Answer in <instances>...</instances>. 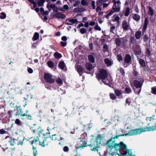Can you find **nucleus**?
<instances>
[{"instance_id":"nucleus-1","label":"nucleus","mask_w":156,"mask_h":156,"mask_svg":"<svg viewBox=\"0 0 156 156\" xmlns=\"http://www.w3.org/2000/svg\"><path fill=\"white\" fill-rule=\"evenodd\" d=\"M156 130V125L149 127L131 129L126 134L120 135H116L108 140L106 143L109 154L112 156L118 155V156H136L133 154V152L130 149H128L126 145L122 141L119 143L115 142V139H117L120 136H131L136 135L142 132L148 131H153Z\"/></svg>"},{"instance_id":"nucleus-2","label":"nucleus","mask_w":156,"mask_h":156,"mask_svg":"<svg viewBox=\"0 0 156 156\" xmlns=\"http://www.w3.org/2000/svg\"><path fill=\"white\" fill-rule=\"evenodd\" d=\"M108 76V73L107 71L105 69H101L99 70L96 77L98 80H104Z\"/></svg>"},{"instance_id":"nucleus-3","label":"nucleus","mask_w":156,"mask_h":156,"mask_svg":"<svg viewBox=\"0 0 156 156\" xmlns=\"http://www.w3.org/2000/svg\"><path fill=\"white\" fill-rule=\"evenodd\" d=\"M46 134L48 135H48L46 138L42 137V140H40L39 141V145L43 147L48 146L51 144L50 138V133H46Z\"/></svg>"},{"instance_id":"nucleus-4","label":"nucleus","mask_w":156,"mask_h":156,"mask_svg":"<svg viewBox=\"0 0 156 156\" xmlns=\"http://www.w3.org/2000/svg\"><path fill=\"white\" fill-rule=\"evenodd\" d=\"M133 81V84L136 88H142L144 82V79L141 76H138Z\"/></svg>"},{"instance_id":"nucleus-5","label":"nucleus","mask_w":156,"mask_h":156,"mask_svg":"<svg viewBox=\"0 0 156 156\" xmlns=\"http://www.w3.org/2000/svg\"><path fill=\"white\" fill-rule=\"evenodd\" d=\"M132 62V58L129 54L125 55L123 59L122 65L124 68H126L131 64Z\"/></svg>"},{"instance_id":"nucleus-6","label":"nucleus","mask_w":156,"mask_h":156,"mask_svg":"<svg viewBox=\"0 0 156 156\" xmlns=\"http://www.w3.org/2000/svg\"><path fill=\"white\" fill-rule=\"evenodd\" d=\"M52 75L51 74L45 73H44V78L47 83L49 84H51L55 82V80L52 78Z\"/></svg>"},{"instance_id":"nucleus-7","label":"nucleus","mask_w":156,"mask_h":156,"mask_svg":"<svg viewBox=\"0 0 156 156\" xmlns=\"http://www.w3.org/2000/svg\"><path fill=\"white\" fill-rule=\"evenodd\" d=\"M40 139L38 137H32L29 139L28 141L29 143L31 144L32 147L36 146L38 144H39Z\"/></svg>"},{"instance_id":"nucleus-8","label":"nucleus","mask_w":156,"mask_h":156,"mask_svg":"<svg viewBox=\"0 0 156 156\" xmlns=\"http://www.w3.org/2000/svg\"><path fill=\"white\" fill-rule=\"evenodd\" d=\"M87 146L92 147H94L91 150L92 151H98V145H97V143H96V140L93 139H92L90 140V144H87Z\"/></svg>"},{"instance_id":"nucleus-9","label":"nucleus","mask_w":156,"mask_h":156,"mask_svg":"<svg viewBox=\"0 0 156 156\" xmlns=\"http://www.w3.org/2000/svg\"><path fill=\"white\" fill-rule=\"evenodd\" d=\"M76 68L77 71H78V73L80 75V76H81L82 75V73L83 72L86 73L87 74H92V73L91 72L85 71L84 69H83V68L82 66H81L80 65H78L77 66Z\"/></svg>"},{"instance_id":"nucleus-10","label":"nucleus","mask_w":156,"mask_h":156,"mask_svg":"<svg viewBox=\"0 0 156 156\" xmlns=\"http://www.w3.org/2000/svg\"><path fill=\"white\" fill-rule=\"evenodd\" d=\"M87 146V142L85 140H81L78 144L77 148L79 149V148H83L84 147H86Z\"/></svg>"},{"instance_id":"nucleus-11","label":"nucleus","mask_w":156,"mask_h":156,"mask_svg":"<svg viewBox=\"0 0 156 156\" xmlns=\"http://www.w3.org/2000/svg\"><path fill=\"white\" fill-rule=\"evenodd\" d=\"M148 19L147 17L145 18L144 24L143 26L142 30V34L143 35L145 33L147 29L148 24Z\"/></svg>"},{"instance_id":"nucleus-12","label":"nucleus","mask_w":156,"mask_h":156,"mask_svg":"<svg viewBox=\"0 0 156 156\" xmlns=\"http://www.w3.org/2000/svg\"><path fill=\"white\" fill-rule=\"evenodd\" d=\"M53 17L58 19H63L66 17V16L64 14L58 12L53 15Z\"/></svg>"},{"instance_id":"nucleus-13","label":"nucleus","mask_w":156,"mask_h":156,"mask_svg":"<svg viewBox=\"0 0 156 156\" xmlns=\"http://www.w3.org/2000/svg\"><path fill=\"white\" fill-rule=\"evenodd\" d=\"M47 8L49 9H52L54 12H58V8L55 6V4H50L49 5L48 4L47 5ZM49 11H51V10H49Z\"/></svg>"},{"instance_id":"nucleus-14","label":"nucleus","mask_w":156,"mask_h":156,"mask_svg":"<svg viewBox=\"0 0 156 156\" xmlns=\"http://www.w3.org/2000/svg\"><path fill=\"white\" fill-rule=\"evenodd\" d=\"M40 127L37 125L36 124H33V126L30 128V130L32 131L33 133H35L36 132L37 133V131L40 129Z\"/></svg>"},{"instance_id":"nucleus-15","label":"nucleus","mask_w":156,"mask_h":156,"mask_svg":"<svg viewBox=\"0 0 156 156\" xmlns=\"http://www.w3.org/2000/svg\"><path fill=\"white\" fill-rule=\"evenodd\" d=\"M122 28L124 30H127L129 29V26L126 20H124L122 21Z\"/></svg>"},{"instance_id":"nucleus-16","label":"nucleus","mask_w":156,"mask_h":156,"mask_svg":"<svg viewBox=\"0 0 156 156\" xmlns=\"http://www.w3.org/2000/svg\"><path fill=\"white\" fill-rule=\"evenodd\" d=\"M85 67L86 69L88 71H91L93 69L94 67L90 62H87L85 65Z\"/></svg>"},{"instance_id":"nucleus-17","label":"nucleus","mask_w":156,"mask_h":156,"mask_svg":"<svg viewBox=\"0 0 156 156\" xmlns=\"http://www.w3.org/2000/svg\"><path fill=\"white\" fill-rule=\"evenodd\" d=\"M132 17L136 22H138L140 19V16L137 14H133Z\"/></svg>"},{"instance_id":"nucleus-18","label":"nucleus","mask_w":156,"mask_h":156,"mask_svg":"<svg viewBox=\"0 0 156 156\" xmlns=\"http://www.w3.org/2000/svg\"><path fill=\"white\" fill-rule=\"evenodd\" d=\"M84 8H80L79 7L75 8L74 9V12H75L81 13L85 10Z\"/></svg>"},{"instance_id":"nucleus-19","label":"nucleus","mask_w":156,"mask_h":156,"mask_svg":"<svg viewBox=\"0 0 156 156\" xmlns=\"http://www.w3.org/2000/svg\"><path fill=\"white\" fill-rule=\"evenodd\" d=\"M66 22H70L72 23H77L78 22V21L76 19H73V18L71 19L70 18L67 19L66 20Z\"/></svg>"},{"instance_id":"nucleus-20","label":"nucleus","mask_w":156,"mask_h":156,"mask_svg":"<svg viewBox=\"0 0 156 156\" xmlns=\"http://www.w3.org/2000/svg\"><path fill=\"white\" fill-rule=\"evenodd\" d=\"M138 61L141 67H146V63L144 59L142 58H140Z\"/></svg>"},{"instance_id":"nucleus-21","label":"nucleus","mask_w":156,"mask_h":156,"mask_svg":"<svg viewBox=\"0 0 156 156\" xmlns=\"http://www.w3.org/2000/svg\"><path fill=\"white\" fill-rule=\"evenodd\" d=\"M88 60L90 63H94L95 62V58L92 55H89L88 56Z\"/></svg>"},{"instance_id":"nucleus-22","label":"nucleus","mask_w":156,"mask_h":156,"mask_svg":"<svg viewBox=\"0 0 156 156\" xmlns=\"http://www.w3.org/2000/svg\"><path fill=\"white\" fill-rule=\"evenodd\" d=\"M102 138V137L100 135L97 136L95 140H96V143H97V145H98L99 144H101Z\"/></svg>"},{"instance_id":"nucleus-23","label":"nucleus","mask_w":156,"mask_h":156,"mask_svg":"<svg viewBox=\"0 0 156 156\" xmlns=\"http://www.w3.org/2000/svg\"><path fill=\"white\" fill-rule=\"evenodd\" d=\"M10 138V139L9 140V143L12 146L14 145L15 141L17 140L16 139H12L9 136H7L6 137V138Z\"/></svg>"},{"instance_id":"nucleus-24","label":"nucleus","mask_w":156,"mask_h":156,"mask_svg":"<svg viewBox=\"0 0 156 156\" xmlns=\"http://www.w3.org/2000/svg\"><path fill=\"white\" fill-rule=\"evenodd\" d=\"M65 64L63 61H60L58 64V66L61 69H64Z\"/></svg>"},{"instance_id":"nucleus-25","label":"nucleus","mask_w":156,"mask_h":156,"mask_svg":"<svg viewBox=\"0 0 156 156\" xmlns=\"http://www.w3.org/2000/svg\"><path fill=\"white\" fill-rule=\"evenodd\" d=\"M18 110L19 112H16V115H19L20 114L21 116L23 117L24 116V115H25V114L23 113V112L21 108H19L18 109Z\"/></svg>"},{"instance_id":"nucleus-26","label":"nucleus","mask_w":156,"mask_h":156,"mask_svg":"<svg viewBox=\"0 0 156 156\" xmlns=\"http://www.w3.org/2000/svg\"><path fill=\"white\" fill-rule=\"evenodd\" d=\"M133 89L135 94L139 95L141 92V88H135L134 87Z\"/></svg>"},{"instance_id":"nucleus-27","label":"nucleus","mask_w":156,"mask_h":156,"mask_svg":"<svg viewBox=\"0 0 156 156\" xmlns=\"http://www.w3.org/2000/svg\"><path fill=\"white\" fill-rule=\"evenodd\" d=\"M117 3H116L115 2L112 8V9L115 10V9H118L117 11L119 12L120 11V7L119 5H117Z\"/></svg>"},{"instance_id":"nucleus-28","label":"nucleus","mask_w":156,"mask_h":156,"mask_svg":"<svg viewBox=\"0 0 156 156\" xmlns=\"http://www.w3.org/2000/svg\"><path fill=\"white\" fill-rule=\"evenodd\" d=\"M132 92L131 89L129 86H127L125 89L124 93L126 94H129L131 93Z\"/></svg>"},{"instance_id":"nucleus-29","label":"nucleus","mask_w":156,"mask_h":156,"mask_svg":"<svg viewBox=\"0 0 156 156\" xmlns=\"http://www.w3.org/2000/svg\"><path fill=\"white\" fill-rule=\"evenodd\" d=\"M39 38V34L37 32H35L32 38V40L35 41L37 40Z\"/></svg>"},{"instance_id":"nucleus-30","label":"nucleus","mask_w":156,"mask_h":156,"mask_svg":"<svg viewBox=\"0 0 156 156\" xmlns=\"http://www.w3.org/2000/svg\"><path fill=\"white\" fill-rule=\"evenodd\" d=\"M114 93L116 96L117 97L120 96L122 94L121 90L118 89L114 90Z\"/></svg>"},{"instance_id":"nucleus-31","label":"nucleus","mask_w":156,"mask_h":156,"mask_svg":"<svg viewBox=\"0 0 156 156\" xmlns=\"http://www.w3.org/2000/svg\"><path fill=\"white\" fill-rule=\"evenodd\" d=\"M141 31L140 30L136 32L135 36L136 39L138 40L140 38L141 36Z\"/></svg>"},{"instance_id":"nucleus-32","label":"nucleus","mask_w":156,"mask_h":156,"mask_svg":"<svg viewBox=\"0 0 156 156\" xmlns=\"http://www.w3.org/2000/svg\"><path fill=\"white\" fill-rule=\"evenodd\" d=\"M115 42L117 46H120L121 45V41L120 39L119 38L115 39Z\"/></svg>"},{"instance_id":"nucleus-33","label":"nucleus","mask_w":156,"mask_h":156,"mask_svg":"<svg viewBox=\"0 0 156 156\" xmlns=\"http://www.w3.org/2000/svg\"><path fill=\"white\" fill-rule=\"evenodd\" d=\"M154 12L153 9L151 7L149 6L148 7V11L147 12L148 15L152 16L153 15Z\"/></svg>"},{"instance_id":"nucleus-34","label":"nucleus","mask_w":156,"mask_h":156,"mask_svg":"<svg viewBox=\"0 0 156 156\" xmlns=\"http://www.w3.org/2000/svg\"><path fill=\"white\" fill-rule=\"evenodd\" d=\"M48 66L51 68H53L54 66V63L51 61H49L47 62Z\"/></svg>"},{"instance_id":"nucleus-35","label":"nucleus","mask_w":156,"mask_h":156,"mask_svg":"<svg viewBox=\"0 0 156 156\" xmlns=\"http://www.w3.org/2000/svg\"><path fill=\"white\" fill-rule=\"evenodd\" d=\"M88 0H81V4L83 6H87L88 5Z\"/></svg>"},{"instance_id":"nucleus-36","label":"nucleus","mask_w":156,"mask_h":156,"mask_svg":"<svg viewBox=\"0 0 156 156\" xmlns=\"http://www.w3.org/2000/svg\"><path fill=\"white\" fill-rule=\"evenodd\" d=\"M146 56L147 57H150L151 55V53L150 49L148 48H146Z\"/></svg>"},{"instance_id":"nucleus-37","label":"nucleus","mask_w":156,"mask_h":156,"mask_svg":"<svg viewBox=\"0 0 156 156\" xmlns=\"http://www.w3.org/2000/svg\"><path fill=\"white\" fill-rule=\"evenodd\" d=\"M54 57L57 59H59L62 57V55L58 52H55L54 54Z\"/></svg>"},{"instance_id":"nucleus-38","label":"nucleus","mask_w":156,"mask_h":156,"mask_svg":"<svg viewBox=\"0 0 156 156\" xmlns=\"http://www.w3.org/2000/svg\"><path fill=\"white\" fill-rule=\"evenodd\" d=\"M25 100H27L29 99L32 98V96L30 93L27 94L25 97H24Z\"/></svg>"},{"instance_id":"nucleus-39","label":"nucleus","mask_w":156,"mask_h":156,"mask_svg":"<svg viewBox=\"0 0 156 156\" xmlns=\"http://www.w3.org/2000/svg\"><path fill=\"white\" fill-rule=\"evenodd\" d=\"M44 2L45 0H39L37 2L38 6H43Z\"/></svg>"},{"instance_id":"nucleus-40","label":"nucleus","mask_w":156,"mask_h":156,"mask_svg":"<svg viewBox=\"0 0 156 156\" xmlns=\"http://www.w3.org/2000/svg\"><path fill=\"white\" fill-rule=\"evenodd\" d=\"M130 13V8L127 7L126 9V10L124 14L125 16H129Z\"/></svg>"},{"instance_id":"nucleus-41","label":"nucleus","mask_w":156,"mask_h":156,"mask_svg":"<svg viewBox=\"0 0 156 156\" xmlns=\"http://www.w3.org/2000/svg\"><path fill=\"white\" fill-rule=\"evenodd\" d=\"M109 96L110 98L112 100H115L116 99V96L113 93H110Z\"/></svg>"},{"instance_id":"nucleus-42","label":"nucleus","mask_w":156,"mask_h":156,"mask_svg":"<svg viewBox=\"0 0 156 156\" xmlns=\"http://www.w3.org/2000/svg\"><path fill=\"white\" fill-rule=\"evenodd\" d=\"M32 149L33 150L34 156H36L37 154H38L36 146L32 147Z\"/></svg>"},{"instance_id":"nucleus-43","label":"nucleus","mask_w":156,"mask_h":156,"mask_svg":"<svg viewBox=\"0 0 156 156\" xmlns=\"http://www.w3.org/2000/svg\"><path fill=\"white\" fill-rule=\"evenodd\" d=\"M37 133L39 136H40V135L41 134L43 135H44L45 134V133L44 132V129H42L41 127L40 129L37 131Z\"/></svg>"},{"instance_id":"nucleus-44","label":"nucleus","mask_w":156,"mask_h":156,"mask_svg":"<svg viewBox=\"0 0 156 156\" xmlns=\"http://www.w3.org/2000/svg\"><path fill=\"white\" fill-rule=\"evenodd\" d=\"M102 82L104 83V84L107 85L110 87H113L112 84L111 83L109 82L108 83H107L104 80H102Z\"/></svg>"},{"instance_id":"nucleus-45","label":"nucleus","mask_w":156,"mask_h":156,"mask_svg":"<svg viewBox=\"0 0 156 156\" xmlns=\"http://www.w3.org/2000/svg\"><path fill=\"white\" fill-rule=\"evenodd\" d=\"M105 2V0H98L96 2L97 5L98 6L101 5L103 3Z\"/></svg>"},{"instance_id":"nucleus-46","label":"nucleus","mask_w":156,"mask_h":156,"mask_svg":"<svg viewBox=\"0 0 156 156\" xmlns=\"http://www.w3.org/2000/svg\"><path fill=\"white\" fill-rule=\"evenodd\" d=\"M118 70L120 71V72L121 74V75L123 76H125V72L124 71V69L122 68H120L119 69H118Z\"/></svg>"},{"instance_id":"nucleus-47","label":"nucleus","mask_w":156,"mask_h":156,"mask_svg":"<svg viewBox=\"0 0 156 156\" xmlns=\"http://www.w3.org/2000/svg\"><path fill=\"white\" fill-rule=\"evenodd\" d=\"M105 63L108 66H110L111 65V62L110 60L108 58H105L104 60Z\"/></svg>"},{"instance_id":"nucleus-48","label":"nucleus","mask_w":156,"mask_h":156,"mask_svg":"<svg viewBox=\"0 0 156 156\" xmlns=\"http://www.w3.org/2000/svg\"><path fill=\"white\" fill-rule=\"evenodd\" d=\"M57 136H58L56 134H55L52 135L51 137V136H50V140H55L58 139Z\"/></svg>"},{"instance_id":"nucleus-49","label":"nucleus","mask_w":156,"mask_h":156,"mask_svg":"<svg viewBox=\"0 0 156 156\" xmlns=\"http://www.w3.org/2000/svg\"><path fill=\"white\" fill-rule=\"evenodd\" d=\"M117 60L120 62H122L123 58L122 56L120 55H118L117 56Z\"/></svg>"},{"instance_id":"nucleus-50","label":"nucleus","mask_w":156,"mask_h":156,"mask_svg":"<svg viewBox=\"0 0 156 156\" xmlns=\"http://www.w3.org/2000/svg\"><path fill=\"white\" fill-rule=\"evenodd\" d=\"M151 92L153 94H156V86L151 87Z\"/></svg>"},{"instance_id":"nucleus-51","label":"nucleus","mask_w":156,"mask_h":156,"mask_svg":"<svg viewBox=\"0 0 156 156\" xmlns=\"http://www.w3.org/2000/svg\"><path fill=\"white\" fill-rule=\"evenodd\" d=\"M6 17V14L4 12H2L0 14V18L2 19H4Z\"/></svg>"},{"instance_id":"nucleus-52","label":"nucleus","mask_w":156,"mask_h":156,"mask_svg":"<svg viewBox=\"0 0 156 156\" xmlns=\"http://www.w3.org/2000/svg\"><path fill=\"white\" fill-rule=\"evenodd\" d=\"M136 40L134 38V37H131L130 38V43L131 44H133L136 43Z\"/></svg>"},{"instance_id":"nucleus-53","label":"nucleus","mask_w":156,"mask_h":156,"mask_svg":"<svg viewBox=\"0 0 156 156\" xmlns=\"http://www.w3.org/2000/svg\"><path fill=\"white\" fill-rule=\"evenodd\" d=\"M112 9V10H111L110 12H109V13H108V15H109V16H110L112 15L114 12H119L118 11V9Z\"/></svg>"},{"instance_id":"nucleus-54","label":"nucleus","mask_w":156,"mask_h":156,"mask_svg":"<svg viewBox=\"0 0 156 156\" xmlns=\"http://www.w3.org/2000/svg\"><path fill=\"white\" fill-rule=\"evenodd\" d=\"M56 82L59 84L60 85H62L63 83L62 81V79L59 78H58L56 80Z\"/></svg>"},{"instance_id":"nucleus-55","label":"nucleus","mask_w":156,"mask_h":156,"mask_svg":"<svg viewBox=\"0 0 156 156\" xmlns=\"http://www.w3.org/2000/svg\"><path fill=\"white\" fill-rule=\"evenodd\" d=\"M80 31L81 34H83L85 33L86 32L87 30L86 28H83L80 29Z\"/></svg>"},{"instance_id":"nucleus-56","label":"nucleus","mask_w":156,"mask_h":156,"mask_svg":"<svg viewBox=\"0 0 156 156\" xmlns=\"http://www.w3.org/2000/svg\"><path fill=\"white\" fill-rule=\"evenodd\" d=\"M138 48L139 49L138 51H135L134 52L135 55H140L141 54V50L139 46L138 47Z\"/></svg>"},{"instance_id":"nucleus-57","label":"nucleus","mask_w":156,"mask_h":156,"mask_svg":"<svg viewBox=\"0 0 156 156\" xmlns=\"http://www.w3.org/2000/svg\"><path fill=\"white\" fill-rule=\"evenodd\" d=\"M24 116H27L26 117L27 119H28L30 120H31L33 119L32 116H31L30 115H27L25 114V115Z\"/></svg>"},{"instance_id":"nucleus-58","label":"nucleus","mask_w":156,"mask_h":156,"mask_svg":"<svg viewBox=\"0 0 156 156\" xmlns=\"http://www.w3.org/2000/svg\"><path fill=\"white\" fill-rule=\"evenodd\" d=\"M148 39V37L147 35H145L143 37L144 41V42H146L147 41Z\"/></svg>"},{"instance_id":"nucleus-59","label":"nucleus","mask_w":156,"mask_h":156,"mask_svg":"<svg viewBox=\"0 0 156 156\" xmlns=\"http://www.w3.org/2000/svg\"><path fill=\"white\" fill-rule=\"evenodd\" d=\"M126 103L128 104V105H129L131 103L130 99L128 98H126Z\"/></svg>"},{"instance_id":"nucleus-60","label":"nucleus","mask_w":156,"mask_h":156,"mask_svg":"<svg viewBox=\"0 0 156 156\" xmlns=\"http://www.w3.org/2000/svg\"><path fill=\"white\" fill-rule=\"evenodd\" d=\"M80 3V1L79 0H77L76 1V3L74 4L73 5L74 7H75L78 6Z\"/></svg>"},{"instance_id":"nucleus-61","label":"nucleus","mask_w":156,"mask_h":156,"mask_svg":"<svg viewBox=\"0 0 156 156\" xmlns=\"http://www.w3.org/2000/svg\"><path fill=\"white\" fill-rule=\"evenodd\" d=\"M95 30L98 31H100L101 30V29L100 27L98 26V23L97 25H96L94 27Z\"/></svg>"},{"instance_id":"nucleus-62","label":"nucleus","mask_w":156,"mask_h":156,"mask_svg":"<svg viewBox=\"0 0 156 156\" xmlns=\"http://www.w3.org/2000/svg\"><path fill=\"white\" fill-rule=\"evenodd\" d=\"M119 19H120V18H119V17L118 16H117L115 18L114 20H113V22H114L115 21H117V23H119Z\"/></svg>"},{"instance_id":"nucleus-63","label":"nucleus","mask_w":156,"mask_h":156,"mask_svg":"<svg viewBox=\"0 0 156 156\" xmlns=\"http://www.w3.org/2000/svg\"><path fill=\"white\" fill-rule=\"evenodd\" d=\"M63 151L65 152H68L69 150V148L67 146H65L63 148Z\"/></svg>"},{"instance_id":"nucleus-64","label":"nucleus","mask_w":156,"mask_h":156,"mask_svg":"<svg viewBox=\"0 0 156 156\" xmlns=\"http://www.w3.org/2000/svg\"><path fill=\"white\" fill-rule=\"evenodd\" d=\"M60 43L61 45L63 47L66 46L67 44V43L65 42L61 41Z\"/></svg>"}]
</instances>
